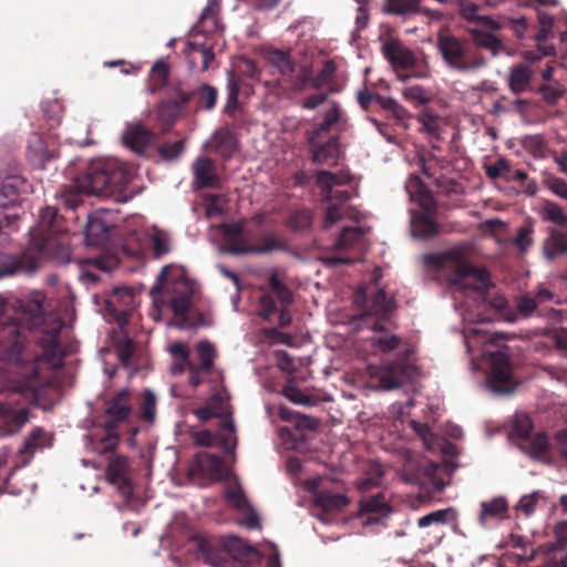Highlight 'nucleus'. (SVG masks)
Instances as JSON below:
<instances>
[{"mask_svg":"<svg viewBox=\"0 0 567 567\" xmlns=\"http://www.w3.org/2000/svg\"><path fill=\"white\" fill-rule=\"evenodd\" d=\"M219 12V0H209L193 31L196 34H210L221 30Z\"/></svg>","mask_w":567,"mask_h":567,"instance_id":"25","label":"nucleus"},{"mask_svg":"<svg viewBox=\"0 0 567 567\" xmlns=\"http://www.w3.org/2000/svg\"><path fill=\"white\" fill-rule=\"evenodd\" d=\"M156 396L150 389H146L142 395V402L138 409L140 419L153 423L156 419Z\"/></svg>","mask_w":567,"mask_h":567,"instance_id":"54","label":"nucleus"},{"mask_svg":"<svg viewBox=\"0 0 567 567\" xmlns=\"http://www.w3.org/2000/svg\"><path fill=\"white\" fill-rule=\"evenodd\" d=\"M56 156L58 153L53 143H49L39 133L30 134L27 146V157L30 163L43 167L47 162Z\"/></svg>","mask_w":567,"mask_h":567,"instance_id":"18","label":"nucleus"},{"mask_svg":"<svg viewBox=\"0 0 567 567\" xmlns=\"http://www.w3.org/2000/svg\"><path fill=\"white\" fill-rule=\"evenodd\" d=\"M114 225L109 223L103 214L90 215L85 227V241L89 246H104L111 238Z\"/></svg>","mask_w":567,"mask_h":567,"instance_id":"20","label":"nucleus"},{"mask_svg":"<svg viewBox=\"0 0 567 567\" xmlns=\"http://www.w3.org/2000/svg\"><path fill=\"white\" fill-rule=\"evenodd\" d=\"M421 0H388L385 10L388 13L403 16L408 13H424L429 17L439 18V13L429 9H423L420 4ZM446 2V0H437Z\"/></svg>","mask_w":567,"mask_h":567,"instance_id":"33","label":"nucleus"},{"mask_svg":"<svg viewBox=\"0 0 567 567\" xmlns=\"http://www.w3.org/2000/svg\"><path fill=\"white\" fill-rule=\"evenodd\" d=\"M60 216L54 207L41 209L38 225L30 230V240L43 237H52L60 233Z\"/></svg>","mask_w":567,"mask_h":567,"instance_id":"23","label":"nucleus"},{"mask_svg":"<svg viewBox=\"0 0 567 567\" xmlns=\"http://www.w3.org/2000/svg\"><path fill=\"white\" fill-rule=\"evenodd\" d=\"M379 336L371 337L370 341L371 344L375 348H378L383 353L391 352L399 348L401 343V338L395 334H390L385 331V328L383 327V331H379Z\"/></svg>","mask_w":567,"mask_h":567,"instance_id":"57","label":"nucleus"},{"mask_svg":"<svg viewBox=\"0 0 567 567\" xmlns=\"http://www.w3.org/2000/svg\"><path fill=\"white\" fill-rule=\"evenodd\" d=\"M153 138L154 133L141 125L128 127L123 136L124 143L137 154H143Z\"/></svg>","mask_w":567,"mask_h":567,"instance_id":"32","label":"nucleus"},{"mask_svg":"<svg viewBox=\"0 0 567 567\" xmlns=\"http://www.w3.org/2000/svg\"><path fill=\"white\" fill-rule=\"evenodd\" d=\"M213 145L223 157H230L236 150V140L228 128H220L213 135Z\"/></svg>","mask_w":567,"mask_h":567,"instance_id":"45","label":"nucleus"},{"mask_svg":"<svg viewBox=\"0 0 567 567\" xmlns=\"http://www.w3.org/2000/svg\"><path fill=\"white\" fill-rule=\"evenodd\" d=\"M501 28L509 29L511 31H513L515 33V35L517 38H524L527 32L528 25H527V21L524 17H519V18L504 17L501 20H498V29H501Z\"/></svg>","mask_w":567,"mask_h":567,"instance_id":"64","label":"nucleus"},{"mask_svg":"<svg viewBox=\"0 0 567 567\" xmlns=\"http://www.w3.org/2000/svg\"><path fill=\"white\" fill-rule=\"evenodd\" d=\"M130 179L128 171L118 161L97 159L76 177L74 187L79 194L120 200Z\"/></svg>","mask_w":567,"mask_h":567,"instance_id":"3","label":"nucleus"},{"mask_svg":"<svg viewBox=\"0 0 567 567\" xmlns=\"http://www.w3.org/2000/svg\"><path fill=\"white\" fill-rule=\"evenodd\" d=\"M27 186V181L20 175L4 177L0 186V207L7 208L19 204L20 194Z\"/></svg>","mask_w":567,"mask_h":567,"instance_id":"24","label":"nucleus"},{"mask_svg":"<svg viewBox=\"0 0 567 567\" xmlns=\"http://www.w3.org/2000/svg\"><path fill=\"white\" fill-rule=\"evenodd\" d=\"M363 237L361 227H344L334 244L336 249L347 250L358 244Z\"/></svg>","mask_w":567,"mask_h":567,"instance_id":"52","label":"nucleus"},{"mask_svg":"<svg viewBox=\"0 0 567 567\" xmlns=\"http://www.w3.org/2000/svg\"><path fill=\"white\" fill-rule=\"evenodd\" d=\"M303 70L308 73V80L306 82V89L310 86L316 91H320L323 86H327V90L330 89V85H337L334 83V76L337 72V64L333 60H327L321 70L313 75L311 68L303 66Z\"/></svg>","mask_w":567,"mask_h":567,"instance_id":"28","label":"nucleus"},{"mask_svg":"<svg viewBox=\"0 0 567 567\" xmlns=\"http://www.w3.org/2000/svg\"><path fill=\"white\" fill-rule=\"evenodd\" d=\"M354 303L361 310L360 318H375L371 324L373 331H383V323L394 310V299L388 298L383 289L368 292L359 288L354 293Z\"/></svg>","mask_w":567,"mask_h":567,"instance_id":"8","label":"nucleus"},{"mask_svg":"<svg viewBox=\"0 0 567 567\" xmlns=\"http://www.w3.org/2000/svg\"><path fill=\"white\" fill-rule=\"evenodd\" d=\"M48 445L47 433L42 429H34L28 437H25L22 447L19 452L27 455L28 458L32 457L37 449H43Z\"/></svg>","mask_w":567,"mask_h":567,"instance_id":"50","label":"nucleus"},{"mask_svg":"<svg viewBox=\"0 0 567 567\" xmlns=\"http://www.w3.org/2000/svg\"><path fill=\"white\" fill-rule=\"evenodd\" d=\"M193 94L185 90L183 82H174L159 101L156 107L157 120L162 131L167 132L182 115L186 105L192 101Z\"/></svg>","mask_w":567,"mask_h":567,"instance_id":"11","label":"nucleus"},{"mask_svg":"<svg viewBox=\"0 0 567 567\" xmlns=\"http://www.w3.org/2000/svg\"><path fill=\"white\" fill-rule=\"evenodd\" d=\"M128 463L124 456H116L110 461L106 468V476L111 484L116 485L123 495L132 494V484L127 476Z\"/></svg>","mask_w":567,"mask_h":567,"instance_id":"22","label":"nucleus"},{"mask_svg":"<svg viewBox=\"0 0 567 567\" xmlns=\"http://www.w3.org/2000/svg\"><path fill=\"white\" fill-rule=\"evenodd\" d=\"M350 175L346 173H332L330 171H319L316 175L317 186L320 188L322 202L340 205L351 198L348 190L336 189L337 186L349 184Z\"/></svg>","mask_w":567,"mask_h":567,"instance_id":"13","label":"nucleus"},{"mask_svg":"<svg viewBox=\"0 0 567 567\" xmlns=\"http://www.w3.org/2000/svg\"><path fill=\"white\" fill-rule=\"evenodd\" d=\"M151 248L155 258H161L171 251V237L161 229H155L151 235Z\"/></svg>","mask_w":567,"mask_h":567,"instance_id":"55","label":"nucleus"},{"mask_svg":"<svg viewBox=\"0 0 567 567\" xmlns=\"http://www.w3.org/2000/svg\"><path fill=\"white\" fill-rule=\"evenodd\" d=\"M513 367L509 348L498 344V395L511 394L515 391L518 382L513 375Z\"/></svg>","mask_w":567,"mask_h":567,"instance_id":"19","label":"nucleus"},{"mask_svg":"<svg viewBox=\"0 0 567 567\" xmlns=\"http://www.w3.org/2000/svg\"><path fill=\"white\" fill-rule=\"evenodd\" d=\"M193 97L197 99V110L210 111L217 103L218 92L217 89L209 84H202L194 91H189Z\"/></svg>","mask_w":567,"mask_h":567,"instance_id":"46","label":"nucleus"},{"mask_svg":"<svg viewBox=\"0 0 567 567\" xmlns=\"http://www.w3.org/2000/svg\"><path fill=\"white\" fill-rule=\"evenodd\" d=\"M198 464L217 481H224L229 475L224 458L218 455L205 452L198 456Z\"/></svg>","mask_w":567,"mask_h":567,"instance_id":"36","label":"nucleus"},{"mask_svg":"<svg viewBox=\"0 0 567 567\" xmlns=\"http://www.w3.org/2000/svg\"><path fill=\"white\" fill-rule=\"evenodd\" d=\"M45 300L42 291L16 299L0 296V362L12 369L7 381L12 395L34 399L45 383L43 363L62 365L59 337L63 322L47 313Z\"/></svg>","mask_w":567,"mask_h":567,"instance_id":"1","label":"nucleus"},{"mask_svg":"<svg viewBox=\"0 0 567 567\" xmlns=\"http://www.w3.org/2000/svg\"><path fill=\"white\" fill-rule=\"evenodd\" d=\"M360 512L362 514H371L372 516L369 517L370 520H378L386 516L391 512V508L384 495L378 493L360 501Z\"/></svg>","mask_w":567,"mask_h":567,"instance_id":"35","label":"nucleus"},{"mask_svg":"<svg viewBox=\"0 0 567 567\" xmlns=\"http://www.w3.org/2000/svg\"><path fill=\"white\" fill-rule=\"evenodd\" d=\"M311 161L315 164L332 165L337 163L339 156L338 137L331 136L326 142L309 144Z\"/></svg>","mask_w":567,"mask_h":567,"instance_id":"27","label":"nucleus"},{"mask_svg":"<svg viewBox=\"0 0 567 567\" xmlns=\"http://www.w3.org/2000/svg\"><path fill=\"white\" fill-rule=\"evenodd\" d=\"M185 151V141L165 142L157 148L159 156L164 161H174L178 158Z\"/></svg>","mask_w":567,"mask_h":567,"instance_id":"62","label":"nucleus"},{"mask_svg":"<svg viewBox=\"0 0 567 567\" xmlns=\"http://www.w3.org/2000/svg\"><path fill=\"white\" fill-rule=\"evenodd\" d=\"M548 439L543 433L527 436L523 440L520 447L533 457H542L548 450Z\"/></svg>","mask_w":567,"mask_h":567,"instance_id":"49","label":"nucleus"},{"mask_svg":"<svg viewBox=\"0 0 567 567\" xmlns=\"http://www.w3.org/2000/svg\"><path fill=\"white\" fill-rule=\"evenodd\" d=\"M543 218L554 223L555 225L567 227V215L563 208L555 203H544Z\"/></svg>","mask_w":567,"mask_h":567,"instance_id":"60","label":"nucleus"},{"mask_svg":"<svg viewBox=\"0 0 567 567\" xmlns=\"http://www.w3.org/2000/svg\"><path fill=\"white\" fill-rule=\"evenodd\" d=\"M45 248L43 241H29V245L17 254H0V279L18 275L34 274L41 262V254Z\"/></svg>","mask_w":567,"mask_h":567,"instance_id":"9","label":"nucleus"},{"mask_svg":"<svg viewBox=\"0 0 567 567\" xmlns=\"http://www.w3.org/2000/svg\"><path fill=\"white\" fill-rule=\"evenodd\" d=\"M439 49L444 61L457 71H468L485 64L483 58L471 53L467 43L452 35H442L439 39Z\"/></svg>","mask_w":567,"mask_h":567,"instance_id":"12","label":"nucleus"},{"mask_svg":"<svg viewBox=\"0 0 567 567\" xmlns=\"http://www.w3.org/2000/svg\"><path fill=\"white\" fill-rule=\"evenodd\" d=\"M502 546L506 548V551L503 554L504 558H508L514 561L530 558V556L527 555L526 540L522 536L512 534Z\"/></svg>","mask_w":567,"mask_h":567,"instance_id":"43","label":"nucleus"},{"mask_svg":"<svg viewBox=\"0 0 567 567\" xmlns=\"http://www.w3.org/2000/svg\"><path fill=\"white\" fill-rule=\"evenodd\" d=\"M218 446L229 455H234L237 449L238 439L236 435V424L233 415L221 420L218 431L215 434Z\"/></svg>","mask_w":567,"mask_h":567,"instance_id":"29","label":"nucleus"},{"mask_svg":"<svg viewBox=\"0 0 567 567\" xmlns=\"http://www.w3.org/2000/svg\"><path fill=\"white\" fill-rule=\"evenodd\" d=\"M315 503L324 512H332L346 507L349 504V499L340 493L320 492L316 496Z\"/></svg>","mask_w":567,"mask_h":567,"instance_id":"47","label":"nucleus"},{"mask_svg":"<svg viewBox=\"0 0 567 567\" xmlns=\"http://www.w3.org/2000/svg\"><path fill=\"white\" fill-rule=\"evenodd\" d=\"M424 259L427 265L450 270L453 275L450 284L465 295L473 293L483 302L486 301V293L492 285L489 272L484 267L468 262L465 247H454L441 255H426Z\"/></svg>","mask_w":567,"mask_h":567,"instance_id":"2","label":"nucleus"},{"mask_svg":"<svg viewBox=\"0 0 567 567\" xmlns=\"http://www.w3.org/2000/svg\"><path fill=\"white\" fill-rule=\"evenodd\" d=\"M544 502V494L539 491H534L530 494L522 496L515 508L525 516H530L535 513L538 505Z\"/></svg>","mask_w":567,"mask_h":567,"instance_id":"56","label":"nucleus"},{"mask_svg":"<svg viewBox=\"0 0 567 567\" xmlns=\"http://www.w3.org/2000/svg\"><path fill=\"white\" fill-rule=\"evenodd\" d=\"M269 73L275 80L265 82L270 94L276 97L293 100L297 95L306 91L308 73L303 70L305 65H298L291 56L290 51L270 49L265 54Z\"/></svg>","mask_w":567,"mask_h":567,"instance_id":"4","label":"nucleus"},{"mask_svg":"<svg viewBox=\"0 0 567 567\" xmlns=\"http://www.w3.org/2000/svg\"><path fill=\"white\" fill-rule=\"evenodd\" d=\"M405 188L411 197L420 202L421 207L424 210H433L435 203L430 192L423 185L421 178L416 175H411Z\"/></svg>","mask_w":567,"mask_h":567,"instance_id":"38","label":"nucleus"},{"mask_svg":"<svg viewBox=\"0 0 567 567\" xmlns=\"http://www.w3.org/2000/svg\"><path fill=\"white\" fill-rule=\"evenodd\" d=\"M382 54L389 61L398 79L406 82L411 78H425V72L416 71V59L403 42L393 37H381Z\"/></svg>","mask_w":567,"mask_h":567,"instance_id":"7","label":"nucleus"},{"mask_svg":"<svg viewBox=\"0 0 567 567\" xmlns=\"http://www.w3.org/2000/svg\"><path fill=\"white\" fill-rule=\"evenodd\" d=\"M220 544L225 551L235 560L243 564H248L251 556L257 553L250 545L245 543L244 539L234 535L223 537Z\"/></svg>","mask_w":567,"mask_h":567,"instance_id":"30","label":"nucleus"},{"mask_svg":"<svg viewBox=\"0 0 567 567\" xmlns=\"http://www.w3.org/2000/svg\"><path fill=\"white\" fill-rule=\"evenodd\" d=\"M543 252L548 259L567 252V241L565 237L557 230L550 229L548 237L544 240Z\"/></svg>","mask_w":567,"mask_h":567,"instance_id":"44","label":"nucleus"},{"mask_svg":"<svg viewBox=\"0 0 567 567\" xmlns=\"http://www.w3.org/2000/svg\"><path fill=\"white\" fill-rule=\"evenodd\" d=\"M186 53L188 55V61L190 64V68L194 69L196 64V55H199L202 65V71H207L213 61L215 60V53L213 51L212 45H206L205 43L198 42V41H189L187 44Z\"/></svg>","mask_w":567,"mask_h":567,"instance_id":"34","label":"nucleus"},{"mask_svg":"<svg viewBox=\"0 0 567 567\" xmlns=\"http://www.w3.org/2000/svg\"><path fill=\"white\" fill-rule=\"evenodd\" d=\"M193 168L198 188L217 187L219 185V178L214 172V162L210 158H198Z\"/></svg>","mask_w":567,"mask_h":567,"instance_id":"31","label":"nucleus"},{"mask_svg":"<svg viewBox=\"0 0 567 567\" xmlns=\"http://www.w3.org/2000/svg\"><path fill=\"white\" fill-rule=\"evenodd\" d=\"M280 416L286 421H291L293 417H296L297 426L300 429L316 430L319 426V420L311 416L301 415L299 413H293L287 408H280Z\"/></svg>","mask_w":567,"mask_h":567,"instance_id":"61","label":"nucleus"},{"mask_svg":"<svg viewBox=\"0 0 567 567\" xmlns=\"http://www.w3.org/2000/svg\"><path fill=\"white\" fill-rule=\"evenodd\" d=\"M313 221L312 212L308 208H298L291 212L288 217L287 225L293 231H303L308 230Z\"/></svg>","mask_w":567,"mask_h":567,"instance_id":"51","label":"nucleus"},{"mask_svg":"<svg viewBox=\"0 0 567 567\" xmlns=\"http://www.w3.org/2000/svg\"><path fill=\"white\" fill-rule=\"evenodd\" d=\"M423 173L429 178H434L433 183L440 193L445 195L463 193L462 184L454 178L446 177L445 175L434 176V174L430 172V167L427 165L423 166Z\"/></svg>","mask_w":567,"mask_h":567,"instance_id":"48","label":"nucleus"},{"mask_svg":"<svg viewBox=\"0 0 567 567\" xmlns=\"http://www.w3.org/2000/svg\"><path fill=\"white\" fill-rule=\"evenodd\" d=\"M197 362H194L199 370L212 373L214 370L216 349L208 340H202L196 344Z\"/></svg>","mask_w":567,"mask_h":567,"instance_id":"41","label":"nucleus"},{"mask_svg":"<svg viewBox=\"0 0 567 567\" xmlns=\"http://www.w3.org/2000/svg\"><path fill=\"white\" fill-rule=\"evenodd\" d=\"M414 370V365L406 358L396 359L384 367L380 384L388 391L398 389L412 379Z\"/></svg>","mask_w":567,"mask_h":567,"instance_id":"17","label":"nucleus"},{"mask_svg":"<svg viewBox=\"0 0 567 567\" xmlns=\"http://www.w3.org/2000/svg\"><path fill=\"white\" fill-rule=\"evenodd\" d=\"M537 19L539 30L534 35L537 51L526 50L522 53V56L529 62H536L543 56H550L556 52L555 47L547 43V40L554 37V18L543 11H538Z\"/></svg>","mask_w":567,"mask_h":567,"instance_id":"15","label":"nucleus"},{"mask_svg":"<svg viewBox=\"0 0 567 567\" xmlns=\"http://www.w3.org/2000/svg\"><path fill=\"white\" fill-rule=\"evenodd\" d=\"M268 285L270 293H265L259 299V316L265 320H269L278 310L275 299H277L280 302V306L284 307H288L293 302L291 290L276 272H272L269 276Z\"/></svg>","mask_w":567,"mask_h":567,"instance_id":"14","label":"nucleus"},{"mask_svg":"<svg viewBox=\"0 0 567 567\" xmlns=\"http://www.w3.org/2000/svg\"><path fill=\"white\" fill-rule=\"evenodd\" d=\"M175 286L176 291H178V287H183V291L172 297L169 300L171 308L175 316H184L190 309L193 290L186 281H178Z\"/></svg>","mask_w":567,"mask_h":567,"instance_id":"42","label":"nucleus"},{"mask_svg":"<svg viewBox=\"0 0 567 567\" xmlns=\"http://www.w3.org/2000/svg\"><path fill=\"white\" fill-rule=\"evenodd\" d=\"M10 403L0 402V435L12 434L21 430L29 421L27 408H12Z\"/></svg>","mask_w":567,"mask_h":567,"instance_id":"21","label":"nucleus"},{"mask_svg":"<svg viewBox=\"0 0 567 567\" xmlns=\"http://www.w3.org/2000/svg\"><path fill=\"white\" fill-rule=\"evenodd\" d=\"M206 215L208 217L220 216L226 209L227 199L221 194H208L205 196Z\"/></svg>","mask_w":567,"mask_h":567,"instance_id":"63","label":"nucleus"},{"mask_svg":"<svg viewBox=\"0 0 567 567\" xmlns=\"http://www.w3.org/2000/svg\"><path fill=\"white\" fill-rule=\"evenodd\" d=\"M194 414L198 417L199 421L207 422L212 417H218L223 420L226 416H231L233 411L228 405H224L219 395H214L209 405L194 410Z\"/></svg>","mask_w":567,"mask_h":567,"instance_id":"40","label":"nucleus"},{"mask_svg":"<svg viewBox=\"0 0 567 567\" xmlns=\"http://www.w3.org/2000/svg\"><path fill=\"white\" fill-rule=\"evenodd\" d=\"M476 334H483L485 340L483 341L485 348L483 349L481 360L476 365V369L485 371V386L492 393H496V350L494 342L496 341L495 331H485L483 329H474Z\"/></svg>","mask_w":567,"mask_h":567,"instance_id":"16","label":"nucleus"},{"mask_svg":"<svg viewBox=\"0 0 567 567\" xmlns=\"http://www.w3.org/2000/svg\"><path fill=\"white\" fill-rule=\"evenodd\" d=\"M532 76V71L524 64L516 65L512 69L509 75V87L513 92H522L526 89Z\"/></svg>","mask_w":567,"mask_h":567,"instance_id":"53","label":"nucleus"},{"mask_svg":"<svg viewBox=\"0 0 567 567\" xmlns=\"http://www.w3.org/2000/svg\"><path fill=\"white\" fill-rule=\"evenodd\" d=\"M132 413L131 393L124 389L116 393L105 409L106 420L100 429L90 434L93 450L100 454L113 452L120 442L118 424L128 419Z\"/></svg>","mask_w":567,"mask_h":567,"instance_id":"5","label":"nucleus"},{"mask_svg":"<svg viewBox=\"0 0 567 567\" xmlns=\"http://www.w3.org/2000/svg\"><path fill=\"white\" fill-rule=\"evenodd\" d=\"M31 241H43L45 248L41 254V259L47 256L60 264H68L72 260V251L69 243L63 237H43L32 239Z\"/></svg>","mask_w":567,"mask_h":567,"instance_id":"26","label":"nucleus"},{"mask_svg":"<svg viewBox=\"0 0 567 567\" xmlns=\"http://www.w3.org/2000/svg\"><path fill=\"white\" fill-rule=\"evenodd\" d=\"M169 65L164 60H157L151 70L150 74V85L148 91L152 94H155L162 91L164 87H169L173 83H168L169 81Z\"/></svg>","mask_w":567,"mask_h":567,"instance_id":"39","label":"nucleus"},{"mask_svg":"<svg viewBox=\"0 0 567 567\" xmlns=\"http://www.w3.org/2000/svg\"><path fill=\"white\" fill-rule=\"evenodd\" d=\"M432 210H424L412 218V234L421 239H429L439 233L437 223L430 216Z\"/></svg>","mask_w":567,"mask_h":567,"instance_id":"37","label":"nucleus"},{"mask_svg":"<svg viewBox=\"0 0 567 567\" xmlns=\"http://www.w3.org/2000/svg\"><path fill=\"white\" fill-rule=\"evenodd\" d=\"M225 498L230 506L235 507L237 511L240 512L244 511L245 508H248L250 505L249 501L247 499L244 493V489L239 484L229 486L226 489Z\"/></svg>","mask_w":567,"mask_h":567,"instance_id":"59","label":"nucleus"},{"mask_svg":"<svg viewBox=\"0 0 567 567\" xmlns=\"http://www.w3.org/2000/svg\"><path fill=\"white\" fill-rule=\"evenodd\" d=\"M339 92H340V87L338 85H330L329 90H327L324 92H322L321 90L317 91L316 93L301 99L298 104L302 109L315 110L318 106H320L321 104H323L328 100L330 94L339 93Z\"/></svg>","mask_w":567,"mask_h":567,"instance_id":"58","label":"nucleus"},{"mask_svg":"<svg viewBox=\"0 0 567 567\" xmlns=\"http://www.w3.org/2000/svg\"><path fill=\"white\" fill-rule=\"evenodd\" d=\"M224 248L233 255L267 254L284 250L287 245L274 234H265L260 244H252L250 231L244 228L243 223L224 224L221 226Z\"/></svg>","mask_w":567,"mask_h":567,"instance_id":"6","label":"nucleus"},{"mask_svg":"<svg viewBox=\"0 0 567 567\" xmlns=\"http://www.w3.org/2000/svg\"><path fill=\"white\" fill-rule=\"evenodd\" d=\"M478 6L474 3H462L460 13L473 24L468 28L473 41L496 55V21L487 16L478 14Z\"/></svg>","mask_w":567,"mask_h":567,"instance_id":"10","label":"nucleus"}]
</instances>
